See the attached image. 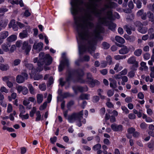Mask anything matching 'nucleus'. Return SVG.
<instances>
[{"mask_svg": "<svg viewBox=\"0 0 154 154\" xmlns=\"http://www.w3.org/2000/svg\"><path fill=\"white\" fill-rule=\"evenodd\" d=\"M110 127L112 129L115 131L121 132L123 130V126L121 125L114 124L111 125Z\"/></svg>", "mask_w": 154, "mask_h": 154, "instance_id": "9d476101", "label": "nucleus"}, {"mask_svg": "<svg viewBox=\"0 0 154 154\" xmlns=\"http://www.w3.org/2000/svg\"><path fill=\"white\" fill-rule=\"evenodd\" d=\"M137 15L138 16H140L142 20H145L146 18V13L144 12L143 9L139 10L137 13Z\"/></svg>", "mask_w": 154, "mask_h": 154, "instance_id": "f8f14e48", "label": "nucleus"}, {"mask_svg": "<svg viewBox=\"0 0 154 154\" xmlns=\"http://www.w3.org/2000/svg\"><path fill=\"white\" fill-rule=\"evenodd\" d=\"M134 24L135 25L138 27V28H140L142 27L143 26V24L139 21H137L135 22Z\"/></svg>", "mask_w": 154, "mask_h": 154, "instance_id": "a19ab883", "label": "nucleus"}, {"mask_svg": "<svg viewBox=\"0 0 154 154\" xmlns=\"http://www.w3.org/2000/svg\"><path fill=\"white\" fill-rule=\"evenodd\" d=\"M106 61L109 65H111L112 63V59L110 56L108 55L106 57Z\"/></svg>", "mask_w": 154, "mask_h": 154, "instance_id": "37998d69", "label": "nucleus"}, {"mask_svg": "<svg viewBox=\"0 0 154 154\" xmlns=\"http://www.w3.org/2000/svg\"><path fill=\"white\" fill-rule=\"evenodd\" d=\"M37 103L40 104L42 103L43 100V97L42 94H38L36 96Z\"/></svg>", "mask_w": 154, "mask_h": 154, "instance_id": "a211bd4d", "label": "nucleus"}, {"mask_svg": "<svg viewBox=\"0 0 154 154\" xmlns=\"http://www.w3.org/2000/svg\"><path fill=\"white\" fill-rule=\"evenodd\" d=\"M122 79V82H121V84L123 85H125V83L128 82V77L126 76H122L121 78Z\"/></svg>", "mask_w": 154, "mask_h": 154, "instance_id": "72a5a7b5", "label": "nucleus"}, {"mask_svg": "<svg viewBox=\"0 0 154 154\" xmlns=\"http://www.w3.org/2000/svg\"><path fill=\"white\" fill-rule=\"evenodd\" d=\"M28 77V74L25 73H22L21 75H17L16 78V81L18 83H22Z\"/></svg>", "mask_w": 154, "mask_h": 154, "instance_id": "423d86ee", "label": "nucleus"}, {"mask_svg": "<svg viewBox=\"0 0 154 154\" xmlns=\"http://www.w3.org/2000/svg\"><path fill=\"white\" fill-rule=\"evenodd\" d=\"M99 97L97 96H94L93 97V101L94 102L96 103L99 100Z\"/></svg>", "mask_w": 154, "mask_h": 154, "instance_id": "69168bd1", "label": "nucleus"}, {"mask_svg": "<svg viewBox=\"0 0 154 154\" xmlns=\"http://www.w3.org/2000/svg\"><path fill=\"white\" fill-rule=\"evenodd\" d=\"M122 68V67L120 65V64L117 63L115 65L114 69L115 71H116L117 72H118L121 70Z\"/></svg>", "mask_w": 154, "mask_h": 154, "instance_id": "c85d7f7f", "label": "nucleus"}, {"mask_svg": "<svg viewBox=\"0 0 154 154\" xmlns=\"http://www.w3.org/2000/svg\"><path fill=\"white\" fill-rule=\"evenodd\" d=\"M43 76L41 75H37L34 76V79L35 80H38L42 79Z\"/></svg>", "mask_w": 154, "mask_h": 154, "instance_id": "603ef678", "label": "nucleus"}, {"mask_svg": "<svg viewBox=\"0 0 154 154\" xmlns=\"http://www.w3.org/2000/svg\"><path fill=\"white\" fill-rule=\"evenodd\" d=\"M149 69L151 71L150 76L151 78H154V66L150 67Z\"/></svg>", "mask_w": 154, "mask_h": 154, "instance_id": "ea45409f", "label": "nucleus"}, {"mask_svg": "<svg viewBox=\"0 0 154 154\" xmlns=\"http://www.w3.org/2000/svg\"><path fill=\"white\" fill-rule=\"evenodd\" d=\"M116 24L113 23H111L109 26V29L112 31H114L116 27Z\"/></svg>", "mask_w": 154, "mask_h": 154, "instance_id": "4c0bfd02", "label": "nucleus"}, {"mask_svg": "<svg viewBox=\"0 0 154 154\" xmlns=\"http://www.w3.org/2000/svg\"><path fill=\"white\" fill-rule=\"evenodd\" d=\"M83 111L79 112L73 113L69 116L67 119L70 123H72L77 120H80L82 118Z\"/></svg>", "mask_w": 154, "mask_h": 154, "instance_id": "20e7f679", "label": "nucleus"}, {"mask_svg": "<svg viewBox=\"0 0 154 154\" xmlns=\"http://www.w3.org/2000/svg\"><path fill=\"white\" fill-rule=\"evenodd\" d=\"M128 6L130 9H132L134 8V5L132 1H130L129 2Z\"/></svg>", "mask_w": 154, "mask_h": 154, "instance_id": "0e129e2a", "label": "nucleus"}, {"mask_svg": "<svg viewBox=\"0 0 154 154\" xmlns=\"http://www.w3.org/2000/svg\"><path fill=\"white\" fill-rule=\"evenodd\" d=\"M31 48V46L29 45V43L27 41H24L22 43L21 48L23 50H25L26 55L28 54Z\"/></svg>", "mask_w": 154, "mask_h": 154, "instance_id": "0eeeda50", "label": "nucleus"}, {"mask_svg": "<svg viewBox=\"0 0 154 154\" xmlns=\"http://www.w3.org/2000/svg\"><path fill=\"white\" fill-rule=\"evenodd\" d=\"M23 88V86H16V88L17 91L18 92L20 93L21 91H22Z\"/></svg>", "mask_w": 154, "mask_h": 154, "instance_id": "680f3d73", "label": "nucleus"}, {"mask_svg": "<svg viewBox=\"0 0 154 154\" xmlns=\"http://www.w3.org/2000/svg\"><path fill=\"white\" fill-rule=\"evenodd\" d=\"M43 45V44L42 42L35 43L33 46V48L35 50H38L39 51H40L42 48Z\"/></svg>", "mask_w": 154, "mask_h": 154, "instance_id": "ddd939ff", "label": "nucleus"}, {"mask_svg": "<svg viewBox=\"0 0 154 154\" xmlns=\"http://www.w3.org/2000/svg\"><path fill=\"white\" fill-rule=\"evenodd\" d=\"M28 88L25 87V86H23V90L22 91V94H23V95H26V94L28 93Z\"/></svg>", "mask_w": 154, "mask_h": 154, "instance_id": "6e6d98bb", "label": "nucleus"}, {"mask_svg": "<svg viewBox=\"0 0 154 154\" xmlns=\"http://www.w3.org/2000/svg\"><path fill=\"white\" fill-rule=\"evenodd\" d=\"M130 49L126 46L123 45L121 49L119 51V53L121 54H128L130 51Z\"/></svg>", "mask_w": 154, "mask_h": 154, "instance_id": "9b49d317", "label": "nucleus"}, {"mask_svg": "<svg viewBox=\"0 0 154 154\" xmlns=\"http://www.w3.org/2000/svg\"><path fill=\"white\" fill-rule=\"evenodd\" d=\"M122 76L119 73L118 74H116L113 77V78L117 80L120 79L122 78Z\"/></svg>", "mask_w": 154, "mask_h": 154, "instance_id": "864d4df0", "label": "nucleus"}, {"mask_svg": "<svg viewBox=\"0 0 154 154\" xmlns=\"http://www.w3.org/2000/svg\"><path fill=\"white\" fill-rule=\"evenodd\" d=\"M28 88L31 94L34 95L35 94V90L31 84H29L28 85Z\"/></svg>", "mask_w": 154, "mask_h": 154, "instance_id": "a878e982", "label": "nucleus"}, {"mask_svg": "<svg viewBox=\"0 0 154 154\" xmlns=\"http://www.w3.org/2000/svg\"><path fill=\"white\" fill-rule=\"evenodd\" d=\"M122 110L123 111V112L125 114H127L129 113V111L128 109L125 106H122L121 107Z\"/></svg>", "mask_w": 154, "mask_h": 154, "instance_id": "4d7b16f0", "label": "nucleus"}, {"mask_svg": "<svg viewBox=\"0 0 154 154\" xmlns=\"http://www.w3.org/2000/svg\"><path fill=\"white\" fill-rule=\"evenodd\" d=\"M17 39V36L16 35H13L9 36L7 38V40L8 42H11L15 41Z\"/></svg>", "mask_w": 154, "mask_h": 154, "instance_id": "393cba45", "label": "nucleus"}, {"mask_svg": "<svg viewBox=\"0 0 154 154\" xmlns=\"http://www.w3.org/2000/svg\"><path fill=\"white\" fill-rule=\"evenodd\" d=\"M65 55V53L62 54V57H63L64 59L63 61L60 63L59 67V70L60 72L62 71L63 70L65 65L68 66L69 65V60L65 57H64Z\"/></svg>", "mask_w": 154, "mask_h": 154, "instance_id": "6e6552de", "label": "nucleus"}, {"mask_svg": "<svg viewBox=\"0 0 154 154\" xmlns=\"http://www.w3.org/2000/svg\"><path fill=\"white\" fill-rule=\"evenodd\" d=\"M114 94V90H109L107 92V94L108 97H111Z\"/></svg>", "mask_w": 154, "mask_h": 154, "instance_id": "5fc2aeb1", "label": "nucleus"}, {"mask_svg": "<svg viewBox=\"0 0 154 154\" xmlns=\"http://www.w3.org/2000/svg\"><path fill=\"white\" fill-rule=\"evenodd\" d=\"M90 95L88 94H82L80 96V98L81 99H86L88 100L89 98Z\"/></svg>", "mask_w": 154, "mask_h": 154, "instance_id": "7c9ffc66", "label": "nucleus"}, {"mask_svg": "<svg viewBox=\"0 0 154 154\" xmlns=\"http://www.w3.org/2000/svg\"><path fill=\"white\" fill-rule=\"evenodd\" d=\"M147 8L150 10L153 11H154V4L152 5L149 4L147 5Z\"/></svg>", "mask_w": 154, "mask_h": 154, "instance_id": "052dcab7", "label": "nucleus"}, {"mask_svg": "<svg viewBox=\"0 0 154 154\" xmlns=\"http://www.w3.org/2000/svg\"><path fill=\"white\" fill-rule=\"evenodd\" d=\"M150 55L148 53H146L143 55L144 59L146 60H148L150 57Z\"/></svg>", "mask_w": 154, "mask_h": 154, "instance_id": "bf43d9fd", "label": "nucleus"}, {"mask_svg": "<svg viewBox=\"0 0 154 154\" xmlns=\"http://www.w3.org/2000/svg\"><path fill=\"white\" fill-rule=\"evenodd\" d=\"M19 116L22 119H27L29 118V115L28 113H27L25 115H23V114H20Z\"/></svg>", "mask_w": 154, "mask_h": 154, "instance_id": "79ce46f5", "label": "nucleus"}, {"mask_svg": "<svg viewBox=\"0 0 154 154\" xmlns=\"http://www.w3.org/2000/svg\"><path fill=\"white\" fill-rule=\"evenodd\" d=\"M84 72L81 69H78L74 71L69 72L66 78V81H63V79L60 78V84L63 86L66 83L69 84V81L71 80L72 77L75 78L78 81L81 83H85L88 82L91 87H93L95 85L98 84L99 82L97 80H94L93 79L88 81H86L82 79V77L84 75Z\"/></svg>", "mask_w": 154, "mask_h": 154, "instance_id": "7ed1b4c3", "label": "nucleus"}, {"mask_svg": "<svg viewBox=\"0 0 154 154\" xmlns=\"http://www.w3.org/2000/svg\"><path fill=\"white\" fill-rule=\"evenodd\" d=\"M9 68V66L7 64L5 65L0 63V69L2 71H6Z\"/></svg>", "mask_w": 154, "mask_h": 154, "instance_id": "4be33fe9", "label": "nucleus"}, {"mask_svg": "<svg viewBox=\"0 0 154 154\" xmlns=\"http://www.w3.org/2000/svg\"><path fill=\"white\" fill-rule=\"evenodd\" d=\"M8 20L5 19H2L0 21V26L2 28L4 29L7 26Z\"/></svg>", "mask_w": 154, "mask_h": 154, "instance_id": "f3484780", "label": "nucleus"}, {"mask_svg": "<svg viewBox=\"0 0 154 154\" xmlns=\"http://www.w3.org/2000/svg\"><path fill=\"white\" fill-rule=\"evenodd\" d=\"M20 62L21 60L20 59H16L14 61L13 64L15 66L18 65L20 64Z\"/></svg>", "mask_w": 154, "mask_h": 154, "instance_id": "13d9d810", "label": "nucleus"}, {"mask_svg": "<svg viewBox=\"0 0 154 154\" xmlns=\"http://www.w3.org/2000/svg\"><path fill=\"white\" fill-rule=\"evenodd\" d=\"M39 88L42 91H44L46 89V86L45 84H42L39 85Z\"/></svg>", "mask_w": 154, "mask_h": 154, "instance_id": "a18cd8bd", "label": "nucleus"}, {"mask_svg": "<svg viewBox=\"0 0 154 154\" xmlns=\"http://www.w3.org/2000/svg\"><path fill=\"white\" fill-rule=\"evenodd\" d=\"M134 2L136 4L138 8H140L142 7V3L139 0H133Z\"/></svg>", "mask_w": 154, "mask_h": 154, "instance_id": "c756f323", "label": "nucleus"}, {"mask_svg": "<svg viewBox=\"0 0 154 154\" xmlns=\"http://www.w3.org/2000/svg\"><path fill=\"white\" fill-rule=\"evenodd\" d=\"M36 117L35 119L36 121H40L41 119V114L40 112L38 111L36 112Z\"/></svg>", "mask_w": 154, "mask_h": 154, "instance_id": "c9c22d12", "label": "nucleus"}, {"mask_svg": "<svg viewBox=\"0 0 154 154\" xmlns=\"http://www.w3.org/2000/svg\"><path fill=\"white\" fill-rule=\"evenodd\" d=\"M138 31L140 32L142 34L145 33L148 30V29L146 27H142L140 28H138Z\"/></svg>", "mask_w": 154, "mask_h": 154, "instance_id": "cd10ccee", "label": "nucleus"}, {"mask_svg": "<svg viewBox=\"0 0 154 154\" xmlns=\"http://www.w3.org/2000/svg\"><path fill=\"white\" fill-rule=\"evenodd\" d=\"M101 0H89L87 4L84 3L82 0H72L71 12L75 15V24L80 39L78 41L79 51H85L87 50L88 51H94L97 40L103 39L100 33L103 32V29L101 26H97L92 32L89 31V29L94 27V24L91 21L93 18L88 10H90L93 15L99 17L98 21L101 24H106L108 22L107 19H114L111 10L107 11L106 17H100L101 10L97 8V2Z\"/></svg>", "mask_w": 154, "mask_h": 154, "instance_id": "f257e3e1", "label": "nucleus"}, {"mask_svg": "<svg viewBox=\"0 0 154 154\" xmlns=\"http://www.w3.org/2000/svg\"><path fill=\"white\" fill-rule=\"evenodd\" d=\"M77 90L79 91L80 92H85L88 91V88L87 87H82L78 86L77 87Z\"/></svg>", "mask_w": 154, "mask_h": 154, "instance_id": "2f4dec72", "label": "nucleus"}, {"mask_svg": "<svg viewBox=\"0 0 154 154\" xmlns=\"http://www.w3.org/2000/svg\"><path fill=\"white\" fill-rule=\"evenodd\" d=\"M142 50L140 49L136 50L134 52V54L137 56H140L142 53Z\"/></svg>", "mask_w": 154, "mask_h": 154, "instance_id": "473e14b6", "label": "nucleus"}, {"mask_svg": "<svg viewBox=\"0 0 154 154\" xmlns=\"http://www.w3.org/2000/svg\"><path fill=\"white\" fill-rule=\"evenodd\" d=\"M36 108L35 107H33L32 109L30 111L29 115L30 117H32L34 116V114L35 112Z\"/></svg>", "mask_w": 154, "mask_h": 154, "instance_id": "58836bf2", "label": "nucleus"}, {"mask_svg": "<svg viewBox=\"0 0 154 154\" xmlns=\"http://www.w3.org/2000/svg\"><path fill=\"white\" fill-rule=\"evenodd\" d=\"M33 62L34 63H37L38 67L36 69L34 68L32 64L28 63L27 60L25 59L23 62L26 67L28 69L31 70L32 74L36 72H41L44 68L45 71L50 69L47 66L50 65L52 62V58L48 54H45L43 52H40L39 55V59L38 57L34 58Z\"/></svg>", "mask_w": 154, "mask_h": 154, "instance_id": "f03ea898", "label": "nucleus"}, {"mask_svg": "<svg viewBox=\"0 0 154 154\" xmlns=\"http://www.w3.org/2000/svg\"><path fill=\"white\" fill-rule=\"evenodd\" d=\"M97 92L98 95L100 96L101 99H104L106 97L102 94L103 92V91L102 89H98L97 90Z\"/></svg>", "mask_w": 154, "mask_h": 154, "instance_id": "b1692460", "label": "nucleus"}, {"mask_svg": "<svg viewBox=\"0 0 154 154\" xmlns=\"http://www.w3.org/2000/svg\"><path fill=\"white\" fill-rule=\"evenodd\" d=\"M2 48L3 50L5 52H8L9 51V49L8 47V46L6 45V44H3L2 45Z\"/></svg>", "mask_w": 154, "mask_h": 154, "instance_id": "de8ad7c7", "label": "nucleus"}, {"mask_svg": "<svg viewBox=\"0 0 154 154\" xmlns=\"http://www.w3.org/2000/svg\"><path fill=\"white\" fill-rule=\"evenodd\" d=\"M103 47L104 49H107L110 47L109 45L106 42H104L102 44Z\"/></svg>", "mask_w": 154, "mask_h": 154, "instance_id": "49530a36", "label": "nucleus"}, {"mask_svg": "<svg viewBox=\"0 0 154 154\" xmlns=\"http://www.w3.org/2000/svg\"><path fill=\"white\" fill-rule=\"evenodd\" d=\"M133 70V71H131L128 73V77L133 78L134 76L135 72L134 71V70Z\"/></svg>", "mask_w": 154, "mask_h": 154, "instance_id": "3c124183", "label": "nucleus"}, {"mask_svg": "<svg viewBox=\"0 0 154 154\" xmlns=\"http://www.w3.org/2000/svg\"><path fill=\"white\" fill-rule=\"evenodd\" d=\"M0 91L1 92H4L5 93H7L8 92V89L5 87L4 86L1 87L0 89Z\"/></svg>", "mask_w": 154, "mask_h": 154, "instance_id": "774afa93", "label": "nucleus"}, {"mask_svg": "<svg viewBox=\"0 0 154 154\" xmlns=\"http://www.w3.org/2000/svg\"><path fill=\"white\" fill-rule=\"evenodd\" d=\"M140 66L145 70H147L148 69V67L146 66V63L145 62H142L140 63Z\"/></svg>", "mask_w": 154, "mask_h": 154, "instance_id": "8fccbe9b", "label": "nucleus"}, {"mask_svg": "<svg viewBox=\"0 0 154 154\" xmlns=\"http://www.w3.org/2000/svg\"><path fill=\"white\" fill-rule=\"evenodd\" d=\"M123 28L128 34L131 35V26L128 25H125L124 26Z\"/></svg>", "mask_w": 154, "mask_h": 154, "instance_id": "412c9836", "label": "nucleus"}, {"mask_svg": "<svg viewBox=\"0 0 154 154\" xmlns=\"http://www.w3.org/2000/svg\"><path fill=\"white\" fill-rule=\"evenodd\" d=\"M8 35V32L7 31H3L0 33V38L4 39Z\"/></svg>", "mask_w": 154, "mask_h": 154, "instance_id": "aec40b11", "label": "nucleus"}, {"mask_svg": "<svg viewBox=\"0 0 154 154\" xmlns=\"http://www.w3.org/2000/svg\"><path fill=\"white\" fill-rule=\"evenodd\" d=\"M115 40L117 42L121 44L124 43L125 42V40L123 38L118 36H116Z\"/></svg>", "mask_w": 154, "mask_h": 154, "instance_id": "5701e85b", "label": "nucleus"}, {"mask_svg": "<svg viewBox=\"0 0 154 154\" xmlns=\"http://www.w3.org/2000/svg\"><path fill=\"white\" fill-rule=\"evenodd\" d=\"M127 63L129 64H133L132 66L131 69L136 70L138 67V63L136 60V58L134 56H132L129 58L127 60Z\"/></svg>", "mask_w": 154, "mask_h": 154, "instance_id": "39448f33", "label": "nucleus"}, {"mask_svg": "<svg viewBox=\"0 0 154 154\" xmlns=\"http://www.w3.org/2000/svg\"><path fill=\"white\" fill-rule=\"evenodd\" d=\"M19 110L20 112V114H22L25 112V107L22 105H20L19 106Z\"/></svg>", "mask_w": 154, "mask_h": 154, "instance_id": "e433bc0d", "label": "nucleus"}, {"mask_svg": "<svg viewBox=\"0 0 154 154\" xmlns=\"http://www.w3.org/2000/svg\"><path fill=\"white\" fill-rule=\"evenodd\" d=\"M109 80L110 82V86L111 87L115 88L117 87V82L114 79L112 78L109 79Z\"/></svg>", "mask_w": 154, "mask_h": 154, "instance_id": "2eb2a0df", "label": "nucleus"}, {"mask_svg": "<svg viewBox=\"0 0 154 154\" xmlns=\"http://www.w3.org/2000/svg\"><path fill=\"white\" fill-rule=\"evenodd\" d=\"M47 106V102H45L42 105H41L39 108V109L40 110H42L46 108Z\"/></svg>", "mask_w": 154, "mask_h": 154, "instance_id": "c03bdc74", "label": "nucleus"}, {"mask_svg": "<svg viewBox=\"0 0 154 154\" xmlns=\"http://www.w3.org/2000/svg\"><path fill=\"white\" fill-rule=\"evenodd\" d=\"M90 57L88 55H85L83 57V59H82L81 60L82 62V61H85V62H88L90 60Z\"/></svg>", "mask_w": 154, "mask_h": 154, "instance_id": "09e8293b", "label": "nucleus"}, {"mask_svg": "<svg viewBox=\"0 0 154 154\" xmlns=\"http://www.w3.org/2000/svg\"><path fill=\"white\" fill-rule=\"evenodd\" d=\"M2 80L4 82H6L8 81H10L11 82H14L15 81V78L13 76L10 75L5 76L2 78Z\"/></svg>", "mask_w": 154, "mask_h": 154, "instance_id": "4468645a", "label": "nucleus"}, {"mask_svg": "<svg viewBox=\"0 0 154 154\" xmlns=\"http://www.w3.org/2000/svg\"><path fill=\"white\" fill-rule=\"evenodd\" d=\"M126 57V56L124 55H115L114 57V59L116 60H123L125 59Z\"/></svg>", "mask_w": 154, "mask_h": 154, "instance_id": "bb28decb", "label": "nucleus"}, {"mask_svg": "<svg viewBox=\"0 0 154 154\" xmlns=\"http://www.w3.org/2000/svg\"><path fill=\"white\" fill-rule=\"evenodd\" d=\"M12 110V106L11 104H9L8 105L7 108V112L10 113L11 112Z\"/></svg>", "mask_w": 154, "mask_h": 154, "instance_id": "338daca9", "label": "nucleus"}, {"mask_svg": "<svg viewBox=\"0 0 154 154\" xmlns=\"http://www.w3.org/2000/svg\"><path fill=\"white\" fill-rule=\"evenodd\" d=\"M101 147V145L99 144H97L93 146V149L94 151H98L99 150H100V149Z\"/></svg>", "mask_w": 154, "mask_h": 154, "instance_id": "f704fd0d", "label": "nucleus"}, {"mask_svg": "<svg viewBox=\"0 0 154 154\" xmlns=\"http://www.w3.org/2000/svg\"><path fill=\"white\" fill-rule=\"evenodd\" d=\"M147 14L149 21H151L152 24L154 25V16L153 14L151 11H149L147 12Z\"/></svg>", "mask_w": 154, "mask_h": 154, "instance_id": "dca6fc26", "label": "nucleus"}, {"mask_svg": "<svg viewBox=\"0 0 154 154\" xmlns=\"http://www.w3.org/2000/svg\"><path fill=\"white\" fill-rule=\"evenodd\" d=\"M147 127V125L145 122H143L140 125V128L142 129H146Z\"/></svg>", "mask_w": 154, "mask_h": 154, "instance_id": "e2e57ef3", "label": "nucleus"}, {"mask_svg": "<svg viewBox=\"0 0 154 154\" xmlns=\"http://www.w3.org/2000/svg\"><path fill=\"white\" fill-rule=\"evenodd\" d=\"M117 7V5L115 3L111 1H108L104 5V7L102 9V11H104L107 8H114Z\"/></svg>", "mask_w": 154, "mask_h": 154, "instance_id": "1a4fd4ad", "label": "nucleus"}, {"mask_svg": "<svg viewBox=\"0 0 154 154\" xmlns=\"http://www.w3.org/2000/svg\"><path fill=\"white\" fill-rule=\"evenodd\" d=\"M28 33L26 30H23L22 32L20 33L19 36L21 38H26L28 36Z\"/></svg>", "mask_w": 154, "mask_h": 154, "instance_id": "6ab92c4d", "label": "nucleus"}]
</instances>
